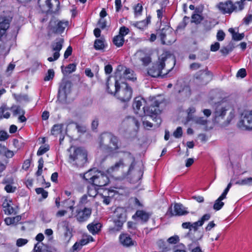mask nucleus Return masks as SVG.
Listing matches in <instances>:
<instances>
[{"label": "nucleus", "mask_w": 252, "mask_h": 252, "mask_svg": "<svg viewBox=\"0 0 252 252\" xmlns=\"http://www.w3.org/2000/svg\"><path fill=\"white\" fill-rule=\"evenodd\" d=\"M119 240L121 244L125 247H130L134 245L135 242L126 233L121 234L119 236Z\"/></svg>", "instance_id": "a211bd4d"}, {"label": "nucleus", "mask_w": 252, "mask_h": 252, "mask_svg": "<svg viewBox=\"0 0 252 252\" xmlns=\"http://www.w3.org/2000/svg\"><path fill=\"white\" fill-rule=\"evenodd\" d=\"M180 241L179 237L178 235H174L169 237L167 242L171 244H176Z\"/></svg>", "instance_id": "de8ad7c7"}, {"label": "nucleus", "mask_w": 252, "mask_h": 252, "mask_svg": "<svg viewBox=\"0 0 252 252\" xmlns=\"http://www.w3.org/2000/svg\"><path fill=\"white\" fill-rule=\"evenodd\" d=\"M202 225V221H200L199 220H198L193 223H191V230L192 229H193L194 231H196L197 230L198 227L199 226H201Z\"/></svg>", "instance_id": "5fc2aeb1"}, {"label": "nucleus", "mask_w": 252, "mask_h": 252, "mask_svg": "<svg viewBox=\"0 0 252 252\" xmlns=\"http://www.w3.org/2000/svg\"><path fill=\"white\" fill-rule=\"evenodd\" d=\"M187 111H188V116L187 117V120H188V121H189L192 118L191 115H192V114L194 113L195 112V109L193 107H189Z\"/></svg>", "instance_id": "bf43d9fd"}, {"label": "nucleus", "mask_w": 252, "mask_h": 252, "mask_svg": "<svg viewBox=\"0 0 252 252\" xmlns=\"http://www.w3.org/2000/svg\"><path fill=\"white\" fill-rule=\"evenodd\" d=\"M9 21L5 18H0V38L5 34L9 27Z\"/></svg>", "instance_id": "412c9836"}, {"label": "nucleus", "mask_w": 252, "mask_h": 252, "mask_svg": "<svg viewBox=\"0 0 252 252\" xmlns=\"http://www.w3.org/2000/svg\"><path fill=\"white\" fill-rule=\"evenodd\" d=\"M21 220V217L17 216L14 217H8L5 219L4 222L7 225L11 224H16Z\"/></svg>", "instance_id": "c85d7f7f"}, {"label": "nucleus", "mask_w": 252, "mask_h": 252, "mask_svg": "<svg viewBox=\"0 0 252 252\" xmlns=\"http://www.w3.org/2000/svg\"><path fill=\"white\" fill-rule=\"evenodd\" d=\"M231 186H232V183L230 182L227 185L226 188L224 189V190L223 191L222 193L221 194L220 196L222 197H223L224 198H226V195H227L228 191L229 190L230 188L231 187Z\"/></svg>", "instance_id": "338daca9"}, {"label": "nucleus", "mask_w": 252, "mask_h": 252, "mask_svg": "<svg viewBox=\"0 0 252 252\" xmlns=\"http://www.w3.org/2000/svg\"><path fill=\"white\" fill-rule=\"evenodd\" d=\"M101 138L109 140L110 144L113 145V147H111L109 148V152L110 153H116V151L119 149V147L118 145V139L116 136L113 135L111 133L106 132L101 135Z\"/></svg>", "instance_id": "9b49d317"}, {"label": "nucleus", "mask_w": 252, "mask_h": 252, "mask_svg": "<svg viewBox=\"0 0 252 252\" xmlns=\"http://www.w3.org/2000/svg\"><path fill=\"white\" fill-rule=\"evenodd\" d=\"M92 210L90 208H85L84 209L77 212L76 219L80 222L87 220L90 217Z\"/></svg>", "instance_id": "4468645a"}, {"label": "nucleus", "mask_w": 252, "mask_h": 252, "mask_svg": "<svg viewBox=\"0 0 252 252\" xmlns=\"http://www.w3.org/2000/svg\"><path fill=\"white\" fill-rule=\"evenodd\" d=\"M102 227L101 224L97 221H93L87 226L88 229L93 235L97 234Z\"/></svg>", "instance_id": "6ab92c4d"}, {"label": "nucleus", "mask_w": 252, "mask_h": 252, "mask_svg": "<svg viewBox=\"0 0 252 252\" xmlns=\"http://www.w3.org/2000/svg\"><path fill=\"white\" fill-rule=\"evenodd\" d=\"M98 26L102 29H104L106 27V21L104 18H100L98 22Z\"/></svg>", "instance_id": "680f3d73"}, {"label": "nucleus", "mask_w": 252, "mask_h": 252, "mask_svg": "<svg viewBox=\"0 0 252 252\" xmlns=\"http://www.w3.org/2000/svg\"><path fill=\"white\" fill-rule=\"evenodd\" d=\"M9 109L5 106L2 105L0 107V119L2 118H8L10 117Z\"/></svg>", "instance_id": "72a5a7b5"}, {"label": "nucleus", "mask_w": 252, "mask_h": 252, "mask_svg": "<svg viewBox=\"0 0 252 252\" xmlns=\"http://www.w3.org/2000/svg\"><path fill=\"white\" fill-rule=\"evenodd\" d=\"M225 36V33L222 30H219L217 34V39L218 41H221L224 40Z\"/></svg>", "instance_id": "603ef678"}, {"label": "nucleus", "mask_w": 252, "mask_h": 252, "mask_svg": "<svg viewBox=\"0 0 252 252\" xmlns=\"http://www.w3.org/2000/svg\"><path fill=\"white\" fill-rule=\"evenodd\" d=\"M112 192V191L109 189H104L102 193L99 194V196L102 199V202L106 205L110 204L111 199L110 197V194Z\"/></svg>", "instance_id": "4be33fe9"}, {"label": "nucleus", "mask_w": 252, "mask_h": 252, "mask_svg": "<svg viewBox=\"0 0 252 252\" xmlns=\"http://www.w3.org/2000/svg\"><path fill=\"white\" fill-rule=\"evenodd\" d=\"M96 186L93 184H91L88 187V194L89 196L94 197L96 195L99 196V193L97 189L96 188Z\"/></svg>", "instance_id": "cd10ccee"}, {"label": "nucleus", "mask_w": 252, "mask_h": 252, "mask_svg": "<svg viewBox=\"0 0 252 252\" xmlns=\"http://www.w3.org/2000/svg\"><path fill=\"white\" fill-rule=\"evenodd\" d=\"M125 42L124 37L121 35H117L115 36L113 39V44L117 47H122Z\"/></svg>", "instance_id": "473e14b6"}, {"label": "nucleus", "mask_w": 252, "mask_h": 252, "mask_svg": "<svg viewBox=\"0 0 252 252\" xmlns=\"http://www.w3.org/2000/svg\"><path fill=\"white\" fill-rule=\"evenodd\" d=\"M55 73L53 69H49L44 77V81H48L52 79L54 77Z\"/></svg>", "instance_id": "49530a36"}, {"label": "nucleus", "mask_w": 252, "mask_h": 252, "mask_svg": "<svg viewBox=\"0 0 252 252\" xmlns=\"http://www.w3.org/2000/svg\"><path fill=\"white\" fill-rule=\"evenodd\" d=\"M9 135L6 131L4 130L0 131V141H5L8 139Z\"/></svg>", "instance_id": "13d9d810"}, {"label": "nucleus", "mask_w": 252, "mask_h": 252, "mask_svg": "<svg viewBox=\"0 0 252 252\" xmlns=\"http://www.w3.org/2000/svg\"><path fill=\"white\" fill-rule=\"evenodd\" d=\"M182 133H183L182 129L181 127L179 126V127H178L177 128L176 130L174 132L173 136L175 138H178L182 136Z\"/></svg>", "instance_id": "6e6d98bb"}, {"label": "nucleus", "mask_w": 252, "mask_h": 252, "mask_svg": "<svg viewBox=\"0 0 252 252\" xmlns=\"http://www.w3.org/2000/svg\"><path fill=\"white\" fill-rule=\"evenodd\" d=\"M125 222V221H122L119 220L114 219L115 226L110 228V231L113 232L120 231L122 229Z\"/></svg>", "instance_id": "f704fd0d"}, {"label": "nucleus", "mask_w": 252, "mask_h": 252, "mask_svg": "<svg viewBox=\"0 0 252 252\" xmlns=\"http://www.w3.org/2000/svg\"><path fill=\"white\" fill-rule=\"evenodd\" d=\"M175 89L183 96H189L191 94L189 87L182 80H178L175 86Z\"/></svg>", "instance_id": "f8f14e48"}, {"label": "nucleus", "mask_w": 252, "mask_h": 252, "mask_svg": "<svg viewBox=\"0 0 252 252\" xmlns=\"http://www.w3.org/2000/svg\"><path fill=\"white\" fill-rule=\"evenodd\" d=\"M124 165L122 160H120L112 166L106 171L107 174L95 168L91 169L86 172L84 175V179L90 184H93L96 187H103L107 185L109 182V178L108 175L119 170L120 167Z\"/></svg>", "instance_id": "f257e3e1"}, {"label": "nucleus", "mask_w": 252, "mask_h": 252, "mask_svg": "<svg viewBox=\"0 0 252 252\" xmlns=\"http://www.w3.org/2000/svg\"><path fill=\"white\" fill-rule=\"evenodd\" d=\"M50 147L47 144L41 146L37 152L38 156H41L49 150Z\"/></svg>", "instance_id": "a19ab883"}, {"label": "nucleus", "mask_w": 252, "mask_h": 252, "mask_svg": "<svg viewBox=\"0 0 252 252\" xmlns=\"http://www.w3.org/2000/svg\"><path fill=\"white\" fill-rule=\"evenodd\" d=\"M235 184L240 186H251L252 185V177L240 179L235 182Z\"/></svg>", "instance_id": "c9c22d12"}, {"label": "nucleus", "mask_w": 252, "mask_h": 252, "mask_svg": "<svg viewBox=\"0 0 252 252\" xmlns=\"http://www.w3.org/2000/svg\"><path fill=\"white\" fill-rule=\"evenodd\" d=\"M58 228L64 231V235L68 236V234L71 233L70 229L69 227V222L67 220H62L58 224Z\"/></svg>", "instance_id": "aec40b11"}, {"label": "nucleus", "mask_w": 252, "mask_h": 252, "mask_svg": "<svg viewBox=\"0 0 252 252\" xmlns=\"http://www.w3.org/2000/svg\"><path fill=\"white\" fill-rule=\"evenodd\" d=\"M225 199L220 196L215 202L213 208L216 211H219L221 209L224 205V203L222 201V200Z\"/></svg>", "instance_id": "4c0bfd02"}, {"label": "nucleus", "mask_w": 252, "mask_h": 252, "mask_svg": "<svg viewBox=\"0 0 252 252\" xmlns=\"http://www.w3.org/2000/svg\"><path fill=\"white\" fill-rule=\"evenodd\" d=\"M116 218L114 219L119 220L122 221L126 220V213L123 209L117 208L116 210Z\"/></svg>", "instance_id": "393cba45"}, {"label": "nucleus", "mask_w": 252, "mask_h": 252, "mask_svg": "<svg viewBox=\"0 0 252 252\" xmlns=\"http://www.w3.org/2000/svg\"><path fill=\"white\" fill-rule=\"evenodd\" d=\"M229 32L232 34V39L235 41H240L244 38L245 34L244 33H239L235 32L233 28H230L228 30Z\"/></svg>", "instance_id": "bb28decb"}, {"label": "nucleus", "mask_w": 252, "mask_h": 252, "mask_svg": "<svg viewBox=\"0 0 252 252\" xmlns=\"http://www.w3.org/2000/svg\"><path fill=\"white\" fill-rule=\"evenodd\" d=\"M134 80L136 79L133 71L126 66L120 65L118 66L115 72L114 80H119L120 82H124V80Z\"/></svg>", "instance_id": "0eeeda50"}, {"label": "nucleus", "mask_w": 252, "mask_h": 252, "mask_svg": "<svg viewBox=\"0 0 252 252\" xmlns=\"http://www.w3.org/2000/svg\"><path fill=\"white\" fill-rule=\"evenodd\" d=\"M7 161H0V177H1V174L3 172L7 167Z\"/></svg>", "instance_id": "052dcab7"}, {"label": "nucleus", "mask_w": 252, "mask_h": 252, "mask_svg": "<svg viewBox=\"0 0 252 252\" xmlns=\"http://www.w3.org/2000/svg\"><path fill=\"white\" fill-rule=\"evenodd\" d=\"M217 7L223 14H230L234 11H239L237 2L235 4H233V3L230 1L224 2H220L217 5Z\"/></svg>", "instance_id": "9d476101"}, {"label": "nucleus", "mask_w": 252, "mask_h": 252, "mask_svg": "<svg viewBox=\"0 0 252 252\" xmlns=\"http://www.w3.org/2000/svg\"><path fill=\"white\" fill-rule=\"evenodd\" d=\"M76 65L75 63H70L66 67V72L69 73H72L75 71Z\"/></svg>", "instance_id": "864d4df0"}, {"label": "nucleus", "mask_w": 252, "mask_h": 252, "mask_svg": "<svg viewBox=\"0 0 252 252\" xmlns=\"http://www.w3.org/2000/svg\"><path fill=\"white\" fill-rule=\"evenodd\" d=\"M169 60L173 64V68L175 64V58L168 55L166 52L163 53L158 58V61L157 63L154 64L148 70V74L153 77H158L162 76V70L165 67V62Z\"/></svg>", "instance_id": "39448f33"}, {"label": "nucleus", "mask_w": 252, "mask_h": 252, "mask_svg": "<svg viewBox=\"0 0 252 252\" xmlns=\"http://www.w3.org/2000/svg\"><path fill=\"white\" fill-rule=\"evenodd\" d=\"M94 48L96 50H103L105 48V40L101 37L100 39H97L94 42Z\"/></svg>", "instance_id": "7c9ffc66"}, {"label": "nucleus", "mask_w": 252, "mask_h": 252, "mask_svg": "<svg viewBox=\"0 0 252 252\" xmlns=\"http://www.w3.org/2000/svg\"><path fill=\"white\" fill-rule=\"evenodd\" d=\"M192 22L198 24H199L203 20L202 16L199 14H194L191 16Z\"/></svg>", "instance_id": "37998d69"}, {"label": "nucleus", "mask_w": 252, "mask_h": 252, "mask_svg": "<svg viewBox=\"0 0 252 252\" xmlns=\"http://www.w3.org/2000/svg\"><path fill=\"white\" fill-rule=\"evenodd\" d=\"M220 47V44L219 42H216L211 46L210 50L212 52H216L218 51Z\"/></svg>", "instance_id": "0e129e2a"}, {"label": "nucleus", "mask_w": 252, "mask_h": 252, "mask_svg": "<svg viewBox=\"0 0 252 252\" xmlns=\"http://www.w3.org/2000/svg\"><path fill=\"white\" fill-rule=\"evenodd\" d=\"M150 21V19H147L145 20L137 22L133 24V25L139 29L143 30L147 26Z\"/></svg>", "instance_id": "58836bf2"}, {"label": "nucleus", "mask_w": 252, "mask_h": 252, "mask_svg": "<svg viewBox=\"0 0 252 252\" xmlns=\"http://www.w3.org/2000/svg\"><path fill=\"white\" fill-rule=\"evenodd\" d=\"M68 151V162L72 166L82 167L87 163L88 154L83 148L71 147Z\"/></svg>", "instance_id": "20e7f679"}, {"label": "nucleus", "mask_w": 252, "mask_h": 252, "mask_svg": "<svg viewBox=\"0 0 252 252\" xmlns=\"http://www.w3.org/2000/svg\"><path fill=\"white\" fill-rule=\"evenodd\" d=\"M194 121L196 124L202 126H206L208 122L207 119L204 117L195 118L194 120Z\"/></svg>", "instance_id": "c03bdc74"}, {"label": "nucleus", "mask_w": 252, "mask_h": 252, "mask_svg": "<svg viewBox=\"0 0 252 252\" xmlns=\"http://www.w3.org/2000/svg\"><path fill=\"white\" fill-rule=\"evenodd\" d=\"M146 103V101L143 98L135 97L133 103V108L135 114L139 117L149 116L157 123V126H159L161 123V119L159 116L160 111L158 108L159 102L154 100L153 104L149 108L145 106Z\"/></svg>", "instance_id": "f03ea898"}, {"label": "nucleus", "mask_w": 252, "mask_h": 252, "mask_svg": "<svg viewBox=\"0 0 252 252\" xmlns=\"http://www.w3.org/2000/svg\"><path fill=\"white\" fill-rule=\"evenodd\" d=\"M246 71L244 68H241L238 70L237 73V77H240L242 78H244L246 76Z\"/></svg>", "instance_id": "69168bd1"}, {"label": "nucleus", "mask_w": 252, "mask_h": 252, "mask_svg": "<svg viewBox=\"0 0 252 252\" xmlns=\"http://www.w3.org/2000/svg\"><path fill=\"white\" fill-rule=\"evenodd\" d=\"M129 32V30L128 28L123 26L121 28H120L119 30V35H122L123 37H124L125 36L127 35Z\"/></svg>", "instance_id": "8fccbe9b"}, {"label": "nucleus", "mask_w": 252, "mask_h": 252, "mask_svg": "<svg viewBox=\"0 0 252 252\" xmlns=\"http://www.w3.org/2000/svg\"><path fill=\"white\" fill-rule=\"evenodd\" d=\"M68 24L69 23L67 21H60L55 26L51 25V31L55 33H62L68 26Z\"/></svg>", "instance_id": "dca6fc26"}, {"label": "nucleus", "mask_w": 252, "mask_h": 252, "mask_svg": "<svg viewBox=\"0 0 252 252\" xmlns=\"http://www.w3.org/2000/svg\"><path fill=\"white\" fill-rule=\"evenodd\" d=\"M64 39L63 38H57L52 44V48L54 51L53 57H49L47 60L49 62H52L59 59L60 56V51L63 47Z\"/></svg>", "instance_id": "1a4fd4ad"}, {"label": "nucleus", "mask_w": 252, "mask_h": 252, "mask_svg": "<svg viewBox=\"0 0 252 252\" xmlns=\"http://www.w3.org/2000/svg\"><path fill=\"white\" fill-rule=\"evenodd\" d=\"M201 77L196 76V78L197 79L202 78V79L204 80V82L205 83L208 82L212 78V73L208 70L201 71Z\"/></svg>", "instance_id": "2f4dec72"}, {"label": "nucleus", "mask_w": 252, "mask_h": 252, "mask_svg": "<svg viewBox=\"0 0 252 252\" xmlns=\"http://www.w3.org/2000/svg\"><path fill=\"white\" fill-rule=\"evenodd\" d=\"M45 2L49 8L53 12H56L58 10L60 7L59 0H46Z\"/></svg>", "instance_id": "5701e85b"}, {"label": "nucleus", "mask_w": 252, "mask_h": 252, "mask_svg": "<svg viewBox=\"0 0 252 252\" xmlns=\"http://www.w3.org/2000/svg\"><path fill=\"white\" fill-rule=\"evenodd\" d=\"M28 242V240L26 239L19 238L16 241V245L18 247H22L26 245Z\"/></svg>", "instance_id": "4d7b16f0"}, {"label": "nucleus", "mask_w": 252, "mask_h": 252, "mask_svg": "<svg viewBox=\"0 0 252 252\" xmlns=\"http://www.w3.org/2000/svg\"><path fill=\"white\" fill-rule=\"evenodd\" d=\"M5 190L8 193H12L15 191L16 187L11 184H7L4 187Z\"/></svg>", "instance_id": "09e8293b"}, {"label": "nucleus", "mask_w": 252, "mask_h": 252, "mask_svg": "<svg viewBox=\"0 0 252 252\" xmlns=\"http://www.w3.org/2000/svg\"><path fill=\"white\" fill-rule=\"evenodd\" d=\"M72 52V47L70 46H69L67 49H66L64 53V58L65 59H67L69 56H70Z\"/></svg>", "instance_id": "e2e57ef3"}, {"label": "nucleus", "mask_w": 252, "mask_h": 252, "mask_svg": "<svg viewBox=\"0 0 252 252\" xmlns=\"http://www.w3.org/2000/svg\"><path fill=\"white\" fill-rule=\"evenodd\" d=\"M229 110L230 111L229 117L232 119L234 117V111L229 102L226 100H222L216 103L214 112L215 120L219 118L223 119L226 112Z\"/></svg>", "instance_id": "423d86ee"}, {"label": "nucleus", "mask_w": 252, "mask_h": 252, "mask_svg": "<svg viewBox=\"0 0 252 252\" xmlns=\"http://www.w3.org/2000/svg\"><path fill=\"white\" fill-rule=\"evenodd\" d=\"M144 65H147L151 62V59L149 56H146L141 59Z\"/></svg>", "instance_id": "774afa93"}, {"label": "nucleus", "mask_w": 252, "mask_h": 252, "mask_svg": "<svg viewBox=\"0 0 252 252\" xmlns=\"http://www.w3.org/2000/svg\"><path fill=\"white\" fill-rule=\"evenodd\" d=\"M168 212L171 216H182L187 213V211L185 210L184 207L179 203L175 204L174 212L172 211L171 208L169 209Z\"/></svg>", "instance_id": "f3484780"}, {"label": "nucleus", "mask_w": 252, "mask_h": 252, "mask_svg": "<svg viewBox=\"0 0 252 252\" xmlns=\"http://www.w3.org/2000/svg\"><path fill=\"white\" fill-rule=\"evenodd\" d=\"M63 206L66 209H69L72 211H73L74 206L75 205V200L73 199L69 198L63 202Z\"/></svg>", "instance_id": "e433bc0d"}, {"label": "nucleus", "mask_w": 252, "mask_h": 252, "mask_svg": "<svg viewBox=\"0 0 252 252\" xmlns=\"http://www.w3.org/2000/svg\"><path fill=\"white\" fill-rule=\"evenodd\" d=\"M11 110L13 113V115L15 116L17 115H21L22 114H25L24 110L19 106H12L11 107Z\"/></svg>", "instance_id": "ea45409f"}, {"label": "nucleus", "mask_w": 252, "mask_h": 252, "mask_svg": "<svg viewBox=\"0 0 252 252\" xmlns=\"http://www.w3.org/2000/svg\"><path fill=\"white\" fill-rule=\"evenodd\" d=\"M0 154H3L7 158H11L14 153L12 151L7 149L5 146L0 144Z\"/></svg>", "instance_id": "c756f323"}, {"label": "nucleus", "mask_w": 252, "mask_h": 252, "mask_svg": "<svg viewBox=\"0 0 252 252\" xmlns=\"http://www.w3.org/2000/svg\"><path fill=\"white\" fill-rule=\"evenodd\" d=\"M143 10L142 6L141 4L138 3L134 7V13L136 16H139L141 14Z\"/></svg>", "instance_id": "3c124183"}, {"label": "nucleus", "mask_w": 252, "mask_h": 252, "mask_svg": "<svg viewBox=\"0 0 252 252\" xmlns=\"http://www.w3.org/2000/svg\"><path fill=\"white\" fill-rule=\"evenodd\" d=\"M173 252H188L186 247L181 243L174 247Z\"/></svg>", "instance_id": "79ce46f5"}, {"label": "nucleus", "mask_w": 252, "mask_h": 252, "mask_svg": "<svg viewBox=\"0 0 252 252\" xmlns=\"http://www.w3.org/2000/svg\"><path fill=\"white\" fill-rule=\"evenodd\" d=\"M35 191L37 194H41L43 198H46L48 196V192L42 188H36Z\"/></svg>", "instance_id": "a18cd8bd"}, {"label": "nucleus", "mask_w": 252, "mask_h": 252, "mask_svg": "<svg viewBox=\"0 0 252 252\" xmlns=\"http://www.w3.org/2000/svg\"><path fill=\"white\" fill-rule=\"evenodd\" d=\"M11 203L12 202L11 201H9V202H8L7 200H5L3 202L2 206L4 208V211L6 214L10 215L14 212V208L11 206Z\"/></svg>", "instance_id": "a878e982"}, {"label": "nucleus", "mask_w": 252, "mask_h": 252, "mask_svg": "<svg viewBox=\"0 0 252 252\" xmlns=\"http://www.w3.org/2000/svg\"><path fill=\"white\" fill-rule=\"evenodd\" d=\"M106 87L109 94H113L122 102L128 101L131 98L132 89L124 82H120L119 80H114L112 82L111 77H109L107 80Z\"/></svg>", "instance_id": "7ed1b4c3"}, {"label": "nucleus", "mask_w": 252, "mask_h": 252, "mask_svg": "<svg viewBox=\"0 0 252 252\" xmlns=\"http://www.w3.org/2000/svg\"><path fill=\"white\" fill-rule=\"evenodd\" d=\"M160 36L163 44L170 45L176 40L175 33L171 30L167 34L161 33Z\"/></svg>", "instance_id": "ddd939ff"}, {"label": "nucleus", "mask_w": 252, "mask_h": 252, "mask_svg": "<svg viewBox=\"0 0 252 252\" xmlns=\"http://www.w3.org/2000/svg\"><path fill=\"white\" fill-rule=\"evenodd\" d=\"M238 126L242 130L252 129V110L242 114Z\"/></svg>", "instance_id": "6e6552de"}, {"label": "nucleus", "mask_w": 252, "mask_h": 252, "mask_svg": "<svg viewBox=\"0 0 252 252\" xmlns=\"http://www.w3.org/2000/svg\"><path fill=\"white\" fill-rule=\"evenodd\" d=\"M137 217L142 222H146L149 219V215L143 211H137L135 214L132 217L134 218L135 217Z\"/></svg>", "instance_id": "b1692460"}, {"label": "nucleus", "mask_w": 252, "mask_h": 252, "mask_svg": "<svg viewBox=\"0 0 252 252\" xmlns=\"http://www.w3.org/2000/svg\"><path fill=\"white\" fill-rule=\"evenodd\" d=\"M64 125L57 124L55 125L51 130L52 135L55 136L60 135V141L61 142L64 139V135L66 133V130H63Z\"/></svg>", "instance_id": "2eb2a0df"}]
</instances>
